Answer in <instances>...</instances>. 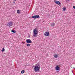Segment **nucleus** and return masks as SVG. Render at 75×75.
Segmentation results:
<instances>
[{
	"label": "nucleus",
	"mask_w": 75,
	"mask_h": 75,
	"mask_svg": "<svg viewBox=\"0 0 75 75\" xmlns=\"http://www.w3.org/2000/svg\"><path fill=\"white\" fill-rule=\"evenodd\" d=\"M40 66H35L34 68V70L35 72H38L40 71Z\"/></svg>",
	"instance_id": "nucleus-2"
},
{
	"label": "nucleus",
	"mask_w": 75,
	"mask_h": 75,
	"mask_svg": "<svg viewBox=\"0 0 75 75\" xmlns=\"http://www.w3.org/2000/svg\"><path fill=\"white\" fill-rule=\"evenodd\" d=\"M66 8H63V11H65V10H66Z\"/></svg>",
	"instance_id": "nucleus-15"
},
{
	"label": "nucleus",
	"mask_w": 75,
	"mask_h": 75,
	"mask_svg": "<svg viewBox=\"0 0 75 75\" xmlns=\"http://www.w3.org/2000/svg\"><path fill=\"white\" fill-rule=\"evenodd\" d=\"M49 34L50 33H49V32H45L44 33V35L45 36L47 37V36H49Z\"/></svg>",
	"instance_id": "nucleus-7"
},
{
	"label": "nucleus",
	"mask_w": 75,
	"mask_h": 75,
	"mask_svg": "<svg viewBox=\"0 0 75 75\" xmlns=\"http://www.w3.org/2000/svg\"><path fill=\"white\" fill-rule=\"evenodd\" d=\"M13 25V23L12 22H8V23L7 24V26L8 27H11Z\"/></svg>",
	"instance_id": "nucleus-5"
},
{
	"label": "nucleus",
	"mask_w": 75,
	"mask_h": 75,
	"mask_svg": "<svg viewBox=\"0 0 75 75\" xmlns=\"http://www.w3.org/2000/svg\"><path fill=\"white\" fill-rule=\"evenodd\" d=\"M16 3L15 2H13V3Z\"/></svg>",
	"instance_id": "nucleus-21"
},
{
	"label": "nucleus",
	"mask_w": 75,
	"mask_h": 75,
	"mask_svg": "<svg viewBox=\"0 0 75 75\" xmlns=\"http://www.w3.org/2000/svg\"><path fill=\"white\" fill-rule=\"evenodd\" d=\"M27 47H30V44H27Z\"/></svg>",
	"instance_id": "nucleus-16"
},
{
	"label": "nucleus",
	"mask_w": 75,
	"mask_h": 75,
	"mask_svg": "<svg viewBox=\"0 0 75 75\" xmlns=\"http://www.w3.org/2000/svg\"><path fill=\"white\" fill-rule=\"evenodd\" d=\"M24 72H25L24 70H22L21 71V74H24Z\"/></svg>",
	"instance_id": "nucleus-14"
},
{
	"label": "nucleus",
	"mask_w": 75,
	"mask_h": 75,
	"mask_svg": "<svg viewBox=\"0 0 75 75\" xmlns=\"http://www.w3.org/2000/svg\"><path fill=\"white\" fill-rule=\"evenodd\" d=\"M58 55H57L56 54H54V57L55 58H58Z\"/></svg>",
	"instance_id": "nucleus-9"
},
{
	"label": "nucleus",
	"mask_w": 75,
	"mask_h": 75,
	"mask_svg": "<svg viewBox=\"0 0 75 75\" xmlns=\"http://www.w3.org/2000/svg\"><path fill=\"white\" fill-rule=\"evenodd\" d=\"M50 24H51V26L52 27H53V26H54V25H55V23H51Z\"/></svg>",
	"instance_id": "nucleus-10"
},
{
	"label": "nucleus",
	"mask_w": 75,
	"mask_h": 75,
	"mask_svg": "<svg viewBox=\"0 0 75 75\" xmlns=\"http://www.w3.org/2000/svg\"><path fill=\"white\" fill-rule=\"evenodd\" d=\"M17 13L18 14H20V10H17Z\"/></svg>",
	"instance_id": "nucleus-11"
},
{
	"label": "nucleus",
	"mask_w": 75,
	"mask_h": 75,
	"mask_svg": "<svg viewBox=\"0 0 75 75\" xmlns=\"http://www.w3.org/2000/svg\"><path fill=\"white\" fill-rule=\"evenodd\" d=\"M73 8H74V9H75V6H73Z\"/></svg>",
	"instance_id": "nucleus-18"
},
{
	"label": "nucleus",
	"mask_w": 75,
	"mask_h": 75,
	"mask_svg": "<svg viewBox=\"0 0 75 75\" xmlns=\"http://www.w3.org/2000/svg\"><path fill=\"white\" fill-rule=\"evenodd\" d=\"M55 3H56L57 4H58V5H59V6H60L61 5V3L59 2V1H55V0L54 1Z\"/></svg>",
	"instance_id": "nucleus-6"
},
{
	"label": "nucleus",
	"mask_w": 75,
	"mask_h": 75,
	"mask_svg": "<svg viewBox=\"0 0 75 75\" xmlns=\"http://www.w3.org/2000/svg\"><path fill=\"white\" fill-rule=\"evenodd\" d=\"M29 37L30 38V35H29Z\"/></svg>",
	"instance_id": "nucleus-22"
},
{
	"label": "nucleus",
	"mask_w": 75,
	"mask_h": 75,
	"mask_svg": "<svg viewBox=\"0 0 75 75\" xmlns=\"http://www.w3.org/2000/svg\"><path fill=\"white\" fill-rule=\"evenodd\" d=\"M73 68H74V69H75V67H73Z\"/></svg>",
	"instance_id": "nucleus-23"
},
{
	"label": "nucleus",
	"mask_w": 75,
	"mask_h": 75,
	"mask_svg": "<svg viewBox=\"0 0 75 75\" xmlns=\"http://www.w3.org/2000/svg\"><path fill=\"white\" fill-rule=\"evenodd\" d=\"M5 51V50L4 49V48H3L2 50H1V51L2 52H4Z\"/></svg>",
	"instance_id": "nucleus-13"
},
{
	"label": "nucleus",
	"mask_w": 75,
	"mask_h": 75,
	"mask_svg": "<svg viewBox=\"0 0 75 75\" xmlns=\"http://www.w3.org/2000/svg\"><path fill=\"white\" fill-rule=\"evenodd\" d=\"M33 32L34 35H33L34 37H37V35L38 34V30H37V29L35 28L33 30Z\"/></svg>",
	"instance_id": "nucleus-1"
},
{
	"label": "nucleus",
	"mask_w": 75,
	"mask_h": 75,
	"mask_svg": "<svg viewBox=\"0 0 75 75\" xmlns=\"http://www.w3.org/2000/svg\"><path fill=\"white\" fill-rule=\"evenodd\" d=\"M11 31L12 33H16V31L13 30H12Z\"/></svg>",
	"instance_id": "nucleus-12"
},
{
	"label": "nucleus",
	"mask_w": 75,
	"mask_h": 75,
	"mask_svg": "<svg viewBox=\"0 0 75 75\" xmlns=\"http://www.w3.org/2000/svg\"><path fill=\"white\" fill-rule=\"evenodd\" d=\"M40 17L38 15H35L33 16H32V18H34L36 19V18H40Z\"/></svg>",
	"instance_id": "nucleus-3"
},
{
	"label": "nucleus",
	"mask_w": 75,
	"mask_h": 75,
	"mask_svg": "<svg viewBox=\"0 0 75 75\" xmlns=\"http://www.w3.org/2000/svg\"><path fill=\"white\" fill-rule=\"evenodd\" d=\"M14 1H17V0H13Z\"/></svg>",
	"instance_id": "nucleus-20"
},
{
	"label": "nucleus",
	"mask_w": 75,
	"mask_h": 75,
	"mask_svg": "<svg viewBox=\"0 0 75 75\" xmlns=\"http://www.w3.org/2000/svg\"><path fill=\"white\" fill-rule=\"evenodd\" d=\"M35 66H40V64H35Z\"/></svg>",
	"instance_id": "nucleus-17"
},
{
	"label": "nucleus",
	"mask_w": 75,
	"mask_h": 75,
	"mask_svg": "<svg viewBox=\"0 0 75 75\" xmlns=\"http://www.w3.org/2000/svg\"><path fill=\"white\" fill-rule=\"evenodd\" d=\"M59 67L56 66L55 68V69L56 71H59Z\"/></svg>",
	"instance_id": "nucleus-8"
},
{
	"label": "nucleus",
	"mask_w": 75,
	"mask_h": 75,
	"mask_svg": "<svg viewBox=\"0 0 75 75\" xmlns=\"http://www.w3.org/2000/svg\"><path fill=\"white\" fill-rule=\"evenodd\" d=\"M22 43H23V44H25V42H22Z\"/></svg>",
	"instance_id": "nucleus-19"
},
{
	"label": "nucleus",
	"mask_w": 75,
	"mask_h": 75,
	"mask_svg": "<svg viewBox=\"0 0 75 75\" xmlns=\"http://www.w3.org/2000/svg\"><path fill=\"white\" fill-rule=\"evenodd\" d=\"M27 43L28 44H30L31 43H32V42H31V40L30 39H28L26 40Z\"/></svg>",
	"instance_id": "nucleus-4"
}]
</instances>
